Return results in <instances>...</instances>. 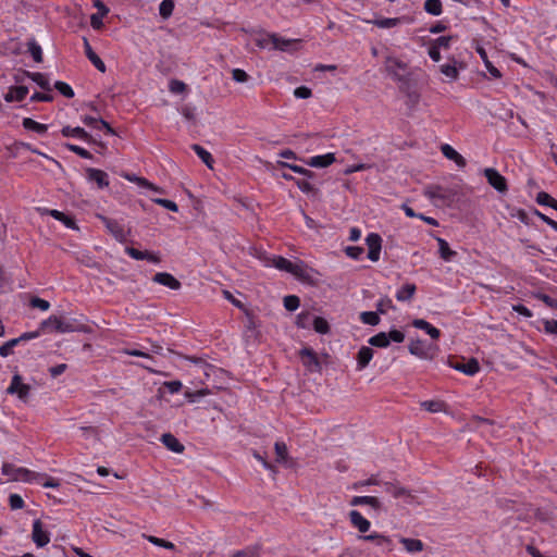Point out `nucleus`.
I'll list each match as a JSON object with an SVG mask.
<instances>
[{
    "mask_svg": "<svg viewBox=\"0 0 557 557\" xmlns=\"http://www.w3.org/2000/svg\"><path fill=\"white\" fill-rule=\"evenodd\" d=\"M41 327L62 334L85 331V325L78 323L76 320L63 319L57 315H51L47 320L42 321Z\"/></svg>",
    "mask_w": 557,
    "mask_h": 557,
    "instance_id": "f257e3e1",
    "label": "nucleus"
},
{
    "mask_svg": "<svg viewBox=\"0 0 557 557\" xmlns=\"http://www.w3.org/2000/svg\"><path fill=\"white\" fill-rule=\"evenodd\" d=\"M271 265L274 268L285 271L287 273L293 274L297 278L307 280L309 278V273L306 264L302 261L292 262L290 260L275 256L271 260Z\"/></svg>",
    "mask_w": 557,
    "mask_h": 557,
    "instance_id": "f03ea898",
    "label": "nucleus"
},
{
    "mask_svg": "<svg viewBox=\"0 0 557 557\" xmlns=\"http://www.w3.org/2000/svg\"><path fill=\"white\" fill-rule=\"evenodd\" d=\"M2 473L13 481H23L28 483H34L35 480L45 479L42 473H37L26 468H18L8 462L2 465Z\"/></svg>",
    "mask_w": 557,
    "mask_h": 557,
    "instance_id": "7ed1b4c3",
    "label": "nucleus"
},
{
    "mask_svg": "<svg viewBox=\"0 0 557 557\" xmlns=\"http://www.w3.org/2000/svg\"><path fill=\"white\" fill-rule=\"evenodd\" d=\"M424 195L434 201L436 205H448L453 199L451 190L440 186V185H431L428 186L424 190Z\"/></svg>",
    "mask_w": 557,
    "mask_h": 557,
    "instance_id": "20e7f679",
    "label": "nucleus"
},
{
    "mask_svg": "<svg viewBox=\"0 0 557 557\" xmlns=\"http://www.w3.org/2000/svg\"><path fill=\"white\" fill-rule=\"evenodd\" d=\"M98 219L103 223L107 231L120 243H125L127 240V232L124 230V226L116 220L107 218L102 214L97 215Z\"/></svg>",
    "mask_w": 557,
    "mask_h": 557,
    "instance_id": "39448f33",
    "label": "nucleus"
},
{
    "mask_svg": "<svg viewBox=\"0 0 557 557\" xmlns=\"http://www.w3.org/2000/svg\"><path fill=\"white\" fill-rule=\"evenodd\" d=\"M299 357L302 362V366L309 372H320L322 367L320 360L318 358L317 352L310 347H304L299 350Z\"/></svg>",
    "mask_w": 557,
    "mask_h": 557,
    "instance_id": "423d86ee",
    "label": "nucleus"
},
{
    "mask_svg": "<svg viewBox=\"0 0 557 557\" xmlns=\"http://www.w3.org/2000/svg\"><path fill=\"white\" fill-rule=\"evenodd\" d=\"M30 392V386L22 382V376L16 373L12 376L11 383L7 388V393L10 395H16L21 400L25 401Z\"/></svg>",
    "mask_w": 557,
    "mask_h": 557,
    "instance_id": "0eeeda50",
    "label": "nucleus"
},
{
    "mask_svg": "<svg viewBox=\"0 0 557 557\" xmlns=\"http://www.w3.org/2000/svg\"><path fill=\"white\" fill-rule=\"evenodd\" d=\"M484 176L486 177L488 184L497 191H507V181L498 171L492 168H487L484 170Z\"/></svg>",
    "mask_w": 557,
    "mask_h": 557,
    "instance_id": "6e6552de",
    "label": "nucleus"
},
{
    "mask_svg": "<svg viewBox=\"0 0 557 557\" xmlns=\"http://www.w3.org/2000/svg\"><path fill=\"white\" fill-rule=\"evenodd\" d=\"M360 540L368 541L374 543L375 546L381 548L382 552L388 553L394 548L393 541L391 537L380 534V533H371L368 535H360Z\"/></svg>",
    "mask_w": 557,
    "mask_h": 557,
    "instance_id": "1a4fd4ad",
    "label": "nucleus"
},
{
    "mask_svg": "<svg viewBox=\"0 0 557 557\" xmlns=\"http://www.w3.org/2000/svg\"><path fill=\"white\" fill-rule=\"evenodd\" d=\"M366 244L368 246V258L375 262L380 259L382 249V238L377 233H370L366 237Z\"/></svg>",
    "mask_w": 557,
    "mask_h": 557,
    "instance_id": "9d476101",
    "label": "nucleus"
},
{
    "mask_svg": "<svg viewBox=\"0 0 557 557\" xmlns=\"http://www.w3.org/2000/svg\"><path fill=\"white\" fill-rule=\"evenodd\" d=\"M384 491L388 494H391L395 498H405L407 503L411 504L413 503L414 496L412 495L411 491L405 488L404 486L393 483V482H385L384 484Z\"/></svg>",
    "mask_w": 557,
    "mask_h": 557,
    "instance_id": "9b49d317",
    "label": "nucleus"
},
{
    "mask_svg": "<svg viewBox=\"0 0 557 557\" xmlns=\"http://www.w3.org/2000/svg\"><path fill=\"white\" fill-rule=\"evenodd\" d=\"M32 540L38 547H44L50 542V534L48 531L44 530L39 519L33 522Z\"/></svg>",
    "mask_w": 557,
    "mask_h": 557,
    "instance_id": "f8f14e48",
    "label": "nucleus"
},
{
    "mask_svg": "<svg viewBox=\"0 0 557 557\" xmlns=\"http://www.w3.org/2000/svg\"><path fill=\"white\" fill-rule=\"evenodd\" d=\"M94 7L97 9V13L90 16V25L94 29L99 30L103 27L102 18L110 10L101 0H94Z\"/></svg>",
    "mask_w": 557,
    "mask_h": 557,
    "instance_id": "ddd939ff",
    "label": "nucleus"
},
{
    "mask_svg": "<svg viewBox=\"0 0 557 557\" xmlns=\"http://www.w3.org/2000/svg\"><path fill=\"white\" fill-rule=\"evenodd\" d=\"M152 281L173 290H177L182 286L181 282L176 277L166 272L156 273Z\"/></svg>",
    "mask_w": 557,
    "mask_h": 557,
    "instance_id": "4468645a",
    "label": "nucleus"
},
{
    "mask_svg": "<svg viewBox=\"0 0 557 557\" xmlns=\"http://www.w3.org/2000/svg\"><path fill=\"white\" fill-rule=\"evenodd\" d=\"M61 134L64 137H77L87 143H95L92 136L79 126L71 127L70 125H66L62 127Z\"/></svg>",
    "mask_w": 557,
    "mask_h": 557,
    "instance_id": "2eb2a0df",
    "label": "nucleus"
},
{
    "mask_svg": "<svg viewBox=\"0 0 557 557\" xmlns=\"http://www.w3.org/2000/svg\"><path fill=\"white\" fill-rule=\"evenodd\" d=\"M86 173L88 181L96 183L99 188H104L109 186L108 174L104 171L88 168L86 170Z\"/></svg>",
    "mask_w": 557,
    "mask_h": 557,
    "instance_id": "dca6fc26",
    "label": "nucleus"
},
{
    "mask_svg": "<svg viewBox=\"0 0 557 557\" xmlns=\"http://www.w3.org/2000/svg\"><path fill=\"white\" fill-rule=\"evenodd\" d=\"M84 49L87 59L92 63V65L100 72L104 73L107 67L104 62L99 58V55L92 50L87 38L84 37Z\"/></svg>",
    "mask_w": 557,
    "mask_h": 557,
    "instance_id": "f3484780",
    "label": "nucleus"
},
{
    "mask_svg": "<svg viewBox=\"0 0 557 557\" xmlns=\"http://www.w3.org/2000/svg\"><path fill=\"white\" fill-rule=\"evenodd\" d=\"M349 520L354 528L358 529V531L361 533H366L371 527L370 521L366 519L358 510H351L349 512Z\"/></svg>",
    "mask_w": 557,
    "mask_h": 557,
    "instance_id": "a211bd4d",
    "label": "nucleus"
},
{
    "mask_svg": "<svg viewBox=\"0 0 557 557\" xmlns=\"http://www.w3.org/2000/svg\"><path fill=\"white\" fill-rule=\"evenodd\" d=\"M335 160V154L330 152L325 154L311 157L308 161H306V164L312 168H326L333 164Z\"/></svg>",
    "mask_w": 557,
    "mask_h": 557,
    "instance_id": "6ab92c4d",
    "label": "nucleus"
},
{
    "mask_svg": "<svg viewBox=\"0 0 557 557\" xmlns=\"http://www.w3.org/2000/svg\"><path fill=\"white\" fill-rule=\"evenodd\" d=\"M162 444L171 451L181 454L184 451V445L171 433H164L161 436Z\"/></svg>",
    "mask_w": 557,
    "mask_h": 557,
    "instance_id": "aec40b11",
    "label": "nucleus"
},
{
    "mask_svg": "<svg viewBox=\"0 0 557 557\" xmlns=\"http://www.w3.org/2000/svg\"><path fill=\"white\" fill-rule=\"evenodd\" d=\"M83 123L96 129L104 128L108 134L115 135L114 129L102 119L86 115L83 117Z\"/></svg>",
    "mask_w": 557,
    "mask_h": 557,
    "instance_id": "412c9836",
    "label": "nucleus"
},
{
    "mask_svg": "<svg viewBox=\"0 0 557 557\" xmlns=\"http://www.w3.org/2000/svg\"><path fill=\"white\" fill-rule=\"evenodd\" d=\"M453 367L467 375H474L480 371V364L474 358L469 359L467 362L456 363Z\"/></svg>",
    "mask_w": 557,
    "mask_h": 557,
    "instance_id": "4be33fe9",
    "label": "nucleus"
},
{
    "mask_svg": "<svg viewBox=\"0 0 557 557\" xmlns=\"http://www.w3.org/2000/svg\"><path fill=\"white\" fill-rule=\"evenodd\" d=\"M442 153L448 159L456 162V164L460 168L466 165V159L456 151L450 145L444 144L441 147Z\"/></svg>",
    "mask_w": 557,
    "mask_h": 557,
    "instance_id": "5701e85b",
    "label": "nucleus"
},
{
    "mask_svg": "<svg viewBox=\"0 0 557 557\" xmlns=\"http://www.w3.org/2000/svg\"><path fill=\"white\" fill-rule=\"evenodd\" d=\"M28 94V88L26 86H16L10 88V90L4 95V100L7 102L12 101H22Z\"/></svg>",
    "mask_w": 557,
    "mask_h": 557,
    "instance_id": "b1692460",
    "label": "nucleus"
},
{
    "mask_svg": "<svg viewBox=\"0 0 557 557\" xmlns=\"http://www.w3.org/2000/svg\"><path fill=\"white\" fill-rule=\"evenodd\" d=\"M373 357V349L368 346H362L357 354V369H364Z\"/></svg>",
    "mask_w": 557,
    "mask_h": 557,
    "instance_id": "393cba45",
    "label": "nucleus"
},
{
    "mask_svg": "<svg viewBox=\"0 0 557 557\" xmlns=\"http://www.w3.org/2000/svg\"><path fill=\"white\" fill-rule=\"evenodd\" d=\"M416 290L417 286L413 283H406L401 288L397 290L396 299L401 302L410 301L414 296Z\"/></svg>",
    "mask_w": 557,
    "mask_h": 557,
    "instance_id": "a878e982",
    "label": "nucleus"
},
{
    "mask_svg": "<svg viewBox=\"0 0 557 557\" xmlns=\"http://www.w3.org/2000/svg\"><path fill=\"white\" fill-rule=\"evenodd\" d=\"M412 325L425 331L433 339H437L441 336V331L423 319L413 320Z\"/></svg>",
    "mask_w": 557,
    "mask_h": 557,
    "instance_id": "bb28decb",
    "label": "nucleus"
},
{
    "mask_svg": "<svg viewBox=\"0 0 557 557\" xmlns=\"http://www.w3.org/2000/svg\"><path fill=\"white\" fill-rule=\"evenodd\" d=\"M47 212L49 213V215H51L55 220L61 221L67 228H72V230L78 228L75 220L72 216L66 215L65 213H63L59 210H55V209L47 210Z\"/></svg>",
    "mask_w": 557,
    "mask_h": 557,
    "instance_id": "cd10ccee",
    "label": "nucleus"
},
{
    "mask_svg": "<svg viewBox=\"0 0 557 557\" xmlns=\"http://www.w3.org/2000/svg\"><path fill=\"white\" fill-rule=\"evenodd\" d=\"M476 52L479 53V55L481 57L482 61L484 62V65L487 70V72L494 77V78H500L502 77V73L500 71L493 65V63L488 60L487 58V53L485 51L484 48L482 47H479L476 49Z\"/></svg>",
    "mask_w": 557,
    "mask_h": 557,
    "instance_id": "c85d7f7f",
    "label": "nucleus"
},
{
    "mask_svg": "<svg viewBox=\"0 0 557 557\" xmlns=\"http://www.w3.org/2000/svg\"><path fill=\"white\" fill-rule=\"evenodd\" d=\"M406 17H382L375 18L372 23L379 28H392L398 26Z\"/></svg>",
    "mask_w": 557,
    "mask_h": 557,
    "instance_id": "c756f323",
    "label": "nucleus"
},
{
    "mask_svg": "<svg viewBox=\"0 0 557 557\" xmlns=\"http://www.w3.org/2000/svg\"><path fill=\"white\" fill-rule=\"evenodd\" d=\"M277 165L281 168H287L297 174L304 175L307 178H313L315 175L314 172H312L306 168H302V166L296 165V164H292V163H287L285 161H277Z\"/></svg>",
    "mask_w": 557,
    "mask_h": 557,
    "instance_id": "7c9ffc66",
    "label": "nucleus"
},
{
    "mask_svg": "<svg viewBox=\"0 0 557 557\" xmlns=\"http://www.w3.org/2000/svg\"><path fill=\"white\" fill-rule=\"evenodd\" d=\"M22 124L25 129L32 131V132H35L38 134H45L48 129V126L46 124L38 123L30 117L23 119Z\"/></svg>",
    "mask_w": 557,
    "mask_h": 557,
    "instance_id": "2f4dec72",
    "label": "nucleus"
},
{
    "mask_svg": "<svg viewBox=\"0 0 557 557\" xmlns=\"http://www.w3.org/2000/svg\"><path fill=\"white\" fill-rule=\"evenodd\" d=\"M191 149L208 168H212L213 158L208 150H206L202 146L198 144H194L191 146Z\"/></svg>",
    "mask_w": 557,
    "mask_h": 557,
    "instance_id": "473e14b6",
    "label": "nucleus"
},
{
    "mask_svg": "<svg viewBox=\"0 0 557 557\" xmlns=\"http://www.w3.org/2000/svg\"><path fill=\"white\" fill-rule=\"evenodd\" d=\"M123 176H124V178H126L129 182L137 183V185H139L140 187L149 188L154 191H161V189L159 187L154 186L152 183H150L145 177H139L135 174H129V173H126Z\"/></svg>",
    "mask_w": 557,
    "mask_h": 557,
    "instance_id": "72a5a7b5",
    "label": "nucleus"
},
{
    "mask_svg": "<svg viewBox=\"0 0 557 557\" xmlns=\"http://www.w3.org/2000/svg\"><path fill=\"white\" fill-rule=\"evenodd\" d=\"M400 543L408 553H419L423 549V543L417 539L401 537Z\"/></svg>",
    "mask_w": 557,
    "mask_h": 557,
    "instance_id": "f704fd0d",
    "label": "nucleus"
},
{
    "mask_svg": "<svg viewBox=\"0 0 557 557\" xmlns=\"http://www.w3.org/2000/svg\"><path fill=\"white\" fill-rule=\"evenodd\" d=\"M424 11L433 16H438L443 13V5L441 0H425Z\"/></svg>",
    "mask_w": 557,
    "mask_h": 557,
    "instance_id": "c9c22d12",
    "label": "nucleus"
},
{
    "mask_svg": "<svg viewBox=\"0 0 557 557\" xmlns=\"http://www.w3.org/2000/svg\"><path fill=\"white\" fill-rule=\"evenodd\" d=\"M438 244V252L442 259L445 261H450L453 257L456 255V251L449 248L448 243L443 238H437Z\"/></svg>",
    "mask_w": 557,
    "mask_h": 557,
    "instance_id": "e433bc0d",
    "label": "nucleus"
},
{
    "mask_svg": "<svg viewBox=\"0 0 557 557\" xmlns=\"http://www.w3.org/2000/svg\"><path fill=\"white\" fill-rule=\"evenodd\" d=\"M274 450L276 455V462L286 463L288 459V450L286 444L282 441L275 442Z\"/></svg>",
    "mask_w": 557,
    "mask_h": 557,
    "instance_id": "4c0bfd02",
    "label": "nucleus"
},
{
    "mask_svg": "<svg viewBox=\"0 0 557 557\" xmlns=\"http://www.w3.org/2000/svg\"><path fill=\"white\" fill-rule=\"evenodd\" d=\"M28 77L32 78L40 88L47 91H51L50 83L48 77L42 73H27Z\"/></svg>",
    "mask_w": 557,
    "mask_h": 557,
    "instance_id": "58836bf2",
    "label": "nucleus"
},
{
    "mask_svg": "<svg viewBox=\"0 0 557 557\" xmlns=\"http://www.w3.org/2000/svg\"><path fill=\"white\" fill-rule=\"evenodd\" d=\"M386 69L389 74H392L395 78L399 79L397 70H405L406 64L398 59L388 58L386 61Z\"/></svg>",
    "mask_w": 557,
    "mask_h": 557,
    "instance_id": "ea45409f",
    "label": "nucleus"
},
{
    "mask_svg": "<svg viewBox=\"0 0 557 557\" xmlns=\"http://www.w3.org/2000/svg\"><path fill=\"white\" fill-rule=\"evenodd\" d=\"M368 342L370 345L381 348L387 347L389 345V338L385 332L375 334L374 336L370 337Z\"/></svg>",
    "mask_w": 557,
    "mask_h": 557,
    "instance_id": "a19ab883",
    "label": "nucleus"
},
{
    "mask_svg": "<svg viewBox=\"0 0 557 557\" xmlns=\"http://www.w3.org/2000/svg\"><path fill=\"white\" fill-rule=\"evenodd\" d=\"M536 202L541 206H547L557 211V200L545 191H540L536 195Z\"/></svg>",
    "mask_w": 557,
    "mask_h": 557,
    "instance_id": "79ce46f5",
    "label": "nucleus"
},
{
    "mask_svg": "<svg viewBox=\"0 0 557 557\" xmlns=\"http://www.w3.org/2000/svg\"><path fill=\"white\" fill-rule=\"evenodd\" d=\"M314 315L311 314L309 311L300 312L297 315L296 324L300 329H309L312 325Z\"/></svg>",
    "mask_w": 557,
    "mask_h": 557,
    "instance_id": "37998d69",
    "label": "nucleus"
},
{
    "mask_svg": "<svg viewBox=\"0 0 557 557\" xmlns=\"http://www.w3.org/2000/svg\"><path fill=\"white\" fill-rule=\"evenodd\" d=\"M360 320L362 323L375 326L380 323V317L377 311H363L360 313Z\"/></svg>",
    "mask_w": 557,
    "mask_h": 557,
    "instance_id": "c03bdc74",
    "label": "nucleus"
},
{
    "mask_svg": "<svg viewBox=\"0 0 557 557\" xmlns=\"http://www.w3.org/2000/svg\"><path fill=\"white\" fill-rule=\"evenodd\" d=\"M174 7L173 0H162L159 5V14L162 18L168 20L172 15Z\"/></svg>",
    "mask_w": 557,
    "mask_h": 557,
    "instance_id": "a18cd8bd",
    "label": "nucleus"
},
{
    "mask_svg": "<svg viewBox=\"0 0 557 557\" xmlns=\"http://www.w3.org/2000/svg\"><path fill=\"white\" fill-rule=\"evenodd\" d=\"M312 327L319 334H326L330 331L329 322L321 317H314L312 321Z\"/></svg>",
    "mask_w": 557,
    "mask_h": 557,
    "instance_id": "49530a36",
    "label": "nucleus"
},
{
    "mask_svg": "<svg viewBox=\"0 0 557 557\" xmlns=\"http://www.w3.org/2000/svg\"><path fill=\"white\" fill-rule=\"evenodd\" d=\"M421 407L430 412H441L445 408V404L440 400H425L421 403Z\"/></svg>",
    "mask_w": 557,
    "mask_h": 557,
    "instance_id": "de8ad7c7",
    "label": "nucleus"
},
{
    "mask_svg": "<svg viewBox=\"0 0 557 557\" xmlns=\"http://www.w3.org/2000/svg\"><path fill=\"white\" fill-rule=\"evenodd\" d=\"M363 505L370 506L371 509L373 511L377 512V513L381 512V511H385V509L383 508L382 503L375 496H363L362 506Z\"/></svg>",
    "mask_w": 557,
    "mask_h": 557,
    "instance_id": "09e8293b",
    "label": "nucleus"
},
{
    "mask_svg": "<svg viewBox=\"0 0 557 557\" xmlns=\"http://www.w3.org/2000/svg\"><path fill=\"white\" fill-rule=\"evenodd\" d=\"M144 537L148 542H150L151 544H153L156 546H160V547H163V548H166V549H174L175 548V545L172 542L165 541L163 539H160V537H157V536H153V535H146V534H144Z\"/></svg>",
    "mask_w": 557,
    "mask_h": 557,
    "instance_id": "8fccbe9b",
    "label": "nucleus"
},
{
    "mask_svg": "<svg viewBox=\"0 0 557 557\" xmlns=\"http://www.w3.org/2000/svg\"><path fill=\"white\" fill-rule=\"evenodd\" d=\"M440 71L442 74H444L446 77L455 81L458 78L459 72L455 65V62L453 64H443L440 66Z\"/></svg>",
    "mask_w": 557,
    "mask_h": 557,
    "instance_id": "3c124183",
    "label": "nucleus"
},
{
    "mask_svg": "<svg viewBox=\"0 0 557 557\" xmlns=\"http://www.w3.org/2000/svg\"><path fill=\"white\" fill-rule=\"evenodd\" d=\"M28 51L32 54L35 62L42 61V50L41 47L33 39L28 42Z\"/></svg>",
    "mask_w": 557,
    "mask_h": 557,
    "instance_id": "603ef678",
    "label": "nucleus"
},
{
    "mask_svg": "<svg viewBox=\"0 0 557 557\" xmlns=\"http://www.w3.org/2000/svg\"><path fill=\"white\" fill-rule=\"evenodd\" d=\"M64 147H65L67 150H70V151H72V152L76 153V154H77V156H79L81 158H84V159H92V154H91L88 150H86L85 148H83V147H81V146H77V145H74V144H70V143H67V144H65V145H64Z\"/></svg>",
    "mask_w": 557,
    "mask_h": 557,
    "instance_id": "864d4df0",
    "label": "nucleus"
},
{
    "mask_svg": "<svg viewBox=\"0 0 557 557\" xmlns=\"http://www.w3.org/2000/svg\"><path fill=\"white\" fill-rule=\"evenodd\" d=\"M54 88L61 94L63 95L65 98H73L74 97V90L73 88L64 83V82H61V81H57L55 84H54Z\"/></svg>",
    "mask_w": 557,
    "mask_h": 557,
    "instance_id": "5fc2aeb1",
    "label": "nucleus"
},
{
    "mask_svg": "<svg viewBox=\"0 0 557 557\" xmlns=\"http://www.w3.org/2000/svg\"><path fill=\"white\" fill-rule=\"evenodd\" d=\"M209 394V389L208 388H201V389H198V391H186L185 392V398L189 401V403H196L198 401L201 397L206 396Z\"/></svg>",
    "mask_w": 557,
    "mask_h": 557,
    "instance_id": "6e6d98bb",
    "label": "nucleus"
},
{
    "mask_svg": "<svg viewBox=\"0 0 557 557\" xmlns=\"http://www.w3.org/2000/svg\"><path fill=\"white\" fill-rule=\"evenodd\" d=\"M270 39H271V44L273 45L274 49H280V50H283V51L286 50L287 47L292 42L290 40L281 38V37H278L275 34L270 35Z\"/></svg>",
    "mask_w": 557,
    "mask_h": 557,
    "instance_id": "4d7b16f0",
    "label": "nucleus"
},
{
    "mask_svg": "<svg viewBox=\"0 0 557 557\" xmlns=\"http://www.w3.org/2000/svg\"><path fill=\"white\" fill-rule=\"evenodd\" d=\"M300 305V299L298 296L288 295L284 297V307L288 311H295L298 309Z\"/></svg>",
    "mask_w": 557,
    "mask_h": 557,
    "instance_id": "13d9d810",
    "label": "nucleus"
},
{
    "mask_svg": "<svg viewBox=\"0 0 557 557\" xmlns=\"http://www.w3.org/2000/svg\"><path fill=\"white\" fill-rule=\"evenodd\" d=\"M409 352L411 355L423 357L424 356V347L423 342L420 339L411 341V343L408 346Z\"/></svg>",
    "mask_w": 557,
    "mask_h": 557,
    "instance_id": "bf43d9fd",
    "label": "nucleus"
},
{
    "mask_svg": "<svg viewBox=\"0 0 557 557\" xmlns=\"http://www.w3.org/2000/svg\"><path fill=\"white\" fill-rule=\"evenodd\" d=\"M17 346V342L12 338L0 346V356L5 358L13 354V348Z\"/></svg>",
    "mask_w": 557,
    "mask_h": 557,
    "instance_id": "052dcab7",
    "label": "nucleus"
},
{
    "mask_svg": "<svg viewBox=\"0 0 557 557\" xmlns=\"http://www.w3.org/2000/svg\"><path fill=\"white\" fill-rule=\"evenodd\" d=\"M345 252L351 259L359 260L362 257L364 250L359 246H348L345 248Z\"/></svg>",
    "mask_w": 557,
    "mask_h": 557,
    "instance_id": "680f3d73",
    "label": "nucleus"
},
{
    "mask_svg": "<svg viewBox=\"0 0 557 557\" xmlns=\"http://www.w3.org/2000/svg\"><path fill=\"white\" fill-rule=\"evenodd\" d=\"M451 36H441L431 41L437 49H448L450 47Z\"/></svg>",
    "mask_w": 557,
    "mask_h": 557,
    "instance_id": "e2e57ef3",
    "label": "nucleus"
},
{
    "mask_svg": "<svg viewBox=\"0 0 557 557\" xmlns=\"http://www.w3.org/2000/svg\"><path fill=\"white\" fill-rule=\"evenodd\" d=\"M30 307L38 308L41 311H47L50 308L49 301L39 298V297H33L29 302Z\"/></svg>",
    "mask_w": 557,
    "mask_h": 557,
    "instance_id": "0e129e2a",
    "label": "nucleus"
},
{
    "mask_svg": "<svg viewBox=\"0 0 557 557\" xmlns=\"http://www.w3.org/2000/svg\"><path fill=\"white\" fill-rule=\"evenodd\" d=\"M9 505L11 509H22L24 507V500L18 494H11L9 496Z\"/></svg>",
    "mask_w": 557,
    "mask_h": 557,
    "instance_id": "69168bd1",
    "label": "nucleus"
},
{
    "mask_svg": "<svg viewBox=\"0 0 557 557\" xmlns=\"http://www.w3.org/2000/svg\"><path fill=\"white\" fill-rule=\"evenodd\" d=\"M153 202L162 206L163 208H165L172 212H177V210H178V206L174 201L169 200V199L156 198V199H153Z\"/></svg>",
    "mask_w": 557,
    "mask_h": 557,
    "instance_id": "338daca9",
    "label": "nucleus"
},
{
    "mask_svg": "<svg viewBox=\"0 0 557 557\" xmlns=\"http://www.w3.org/2000/svg\"><path fill=\"white\" fill-rule=\"evenodd\" d=\"M309 178H304V180H297L295 178V184L297 185V187L302 191V193H306V194H309L313 190V186L312 184L308 181Z\"/></svg>",
    "mask_w": 557,
    "mask_h": 557,
    "instance_id": "774afa93",
    "label": "nucleus"
}]
</instances>
